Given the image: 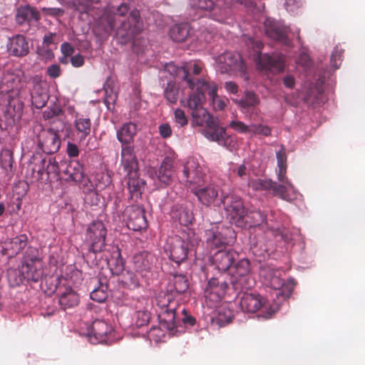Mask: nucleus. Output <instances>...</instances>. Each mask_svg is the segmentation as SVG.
<instances>
[{"label": "nucleus", "instance_id": "nucleus-1", "mask_svg": "<svg viewBox=\"0 0 365 365\" xmlns=\"http://www.w3.org/2000/svg\"><path fill=\"white\" fill-rule=\"evenodd\" d=\"M117 21L120 24L116 29V35L123 43L133 40L143 28L140 11L138 9L130 11L126 3H122L117 8L112 7L103 13L101 24L104 25L105 33L110 34L114 31Z\"/></svg>", "mask_w": 365, "mask_h": 365}, {"label": "nucleus", "instance_id": "nucleus-2", "mask_svg": "<svg viewBox=\"0 0 365 365\" xmlns=\"http://www.w3.org/2000/svg\"><path fill=\"white\" fill-rule=\"evenodd\" d=\"M192 123L197 126H205L202 134L210 140L217 142L220 145H225L226 130L219 126L218 120L214 118L210 113L203 108L194 110L190 113Z\"/></svg>", "mask_w": 365, "mask_h": 365}, {"label": "nucleus", "instance_id": "nucleus-3", "mask_svg": "<svg viewBox=\"0 0 365 365\" xmlns=\"http://www.w3.org/2000/svg\"><path fill=\"white\" fill-rule=\"evenodd\" d=\"M156 305L158 307V319L160 325L168 331H173L180 320L176 316L177 309L179 307L172 294L160 293L155 298Z\"/></svg>", "mask_w": 365, "mask_h": 365}, {"label": "nucleus", "instance_id": "nucleus-4", "mask_svg": "<svg viewBox=\"0 0 365 365\" xmlns=\"http://www.w3.org/2000/svg\"><path fill=\"white\" fill-rule=\"evenodd\" d=\"M217 69L221 73L238 75L245 81L249 80V75L240 55L237 53L225 52L217 58Z\"/></svg>", "mask_w": 365, "mask_h": 365}, {"label": "nucleus", "instance_id": "nucleus-5", "mask_svg": "<svg viewBox=\"0 0 365 365\" xmlns=\"http://www.w3.org/2000/svg\"><path fill=\"white\" fill-rule=\"evenodd\" d=\"M235 239V231L230 227H213L205 232L206 244L211 250L231 245Z\"/></svg>", "mask_w": 365, "mask_h": 365}, {"label": "nucleus", "instance_id": "nucleus-6", "mask_svg": "<svg viewBox=\"0 0 365 365\" xmlns=\"http://www.w3.org/2000/svg\"><path fill=\"white\" fill-rule=\"evenodd\" d=\"M107 229L101 221L92 222L86 230V242L89 245V251L101 252L106 247Z\"/></svg>", "mask_w": 365, "mask_h": 365}, {"label": "nucleus", "instance_id": "nucleus-7", "mask_svg": "<svg viewBox=\"0 0 365 365\" xmlns=\"http://www.w3.org/2000/svg\"><path fill=\"white\" fill-rule=\"evenodd\" d=\"M192 8L208 11L214 20L222 22L230 13L231 2L227 1L222 5L221 1L214 3L212 0H190Z\"/></svg>", "mask_w": 365, "mask_h": 365}, {"label": "nucleus", "instance_id": "nucleus-8", "mask_svg": "<svg viewBox=\"0 0 365 365\" xmlns=\"http://www.w3.org/2000/svg\"><path fill=\"white\" fill-rule=\"evenodd\" d=\"M267 303V299L259 294L244 292L240 297V306L243 312L250 313H255L264 309L266 314L263 317L267 319L271 317L275 310L269 308Z\"/></svg>", "mask_w": 365, "mask_h": 365}, {"label": "nucleus", "instance_id": "nucleus-9", "mask_svg": "<svg viewBox=\"0 0 365 365\" xmlns=\"http://www.w3.org/2000/svg\"><path fill=\"white\" fill-rule=\"evenodd\" d=\"M127 227L133 231L145 230L148 227V221L144 209L137 205L127 207L123 212Z\"/></svg>", "mask_w": 365, "mask_h": 365}, {"label": "nucleus", "instance_id": "nucleus-10", "mask_svg": "<svg viewBox=\"0 0 365 365\" xmlns=\"http://www.w3.org/2000/svg\"><path fill=\"white\" fill-rule=\"evenodd\" d=\"M250 271V261L243 258L239 260L231 269L230 282L236 291L247 289V275Z\"/></svg>", "mask_w": 365, "mask_h": 365}, {"label": "nucleus", "instance_id": "nucleus-11", "mask_svg": "<svg viewBox=\"0 0 365 365\" xmlns=\"http://www.w3.org/2000/svg\"><path fill=\"white\" fill-rule=\"evenodd\" d=\"M166 69L169 72H174V75L183 79L186 81L189 88L191 90H194L196 86L197 81L199 79H196L193 78L191 74L193 75H199L202 71V66L200 64L197 63H190L189 65L186 64L180 68H175L173 64H168L166 66Z\"/></svg>", "mask_w": 365, "mask_h": 365}, {"label": "nucleus", "instance_id": "nucleus-12", "mask_svg": "<svg viewBox=\"0 0 365 365\" xmlns=\"http://www.w3.org/2000/svg\"><path fill=\"white\" fill-rule=\"evenodd\" d=\"M266 35L285 46L291 45V40L288 37L289 28L280 22L267 18L264 22Z\"/></svg>", "mask_w": 365, "mask_h": 365}, {"label": "nucleus", "instance_id": "nucleus-13", "mask_svg": "<svg viewBox=\"0 0 365 365\" xmlns=\"http://www.w3.org/2000/svg\"><path fill=\"white\" fill-rule=\"evenodd\" d=\"M38 145L41 150L46 154L56 153L61 146L59 136L53 129H41L37 135Z\"/></svg>", "mask_w": 365, "mask_h": 365}, {"label": "nucleus", "instance_id": "nucleus-14", "mask_svg": "<svg viewBox=\"0 0 365 365\" xmlns=\"http://www.w3.org/2000/svg\"><path fill=\"white\" fill-rule=\"evenodd\" d=\"M112 327L103 320H95L88 333V340L91 344H108L112 334Z\"/></svg>", "mask_w": 365, "mask_h": 365}, {"label": "nucleus", "instance_id": "nucleus-15", "mask_svg": "<svg viewBox=\"0 0 365 365\" xmlns=\"http://www.w3.org/2000/svg\"><path fill=\"white\" fill-rule=\"evenodd\" d=\"M248 185L255 191L272 190V194L282 199H286L287 187L284 185H279L270 179L257 178L249 181Z\"/></svg>", "mask_w": 365, "mask_h": 365}, {"label": "nucleus", "instance_id": "nucleus-16", "mask_svg": "<svg viewBox=\"0 0 365 365\" xmlns=\"http://www.w3.org/2000/svg\"><path fill=\"white\" fill-rule=\"evenodd\" d=\"M221 202L224 205L226 212L232 218L242 219L247 212L243 205L241 198L235 195L229 196L221 190Z\"/></svg>", "mask_w": 365, "mask_h": 365}, {"label": "nucleus", "instance_id": "nucleus-17", "mask_svg": "<svg viewBox=\"0 0 365 365\" xmlns=\"http://www.w3.org/2000/svg\"><path fill=\"white\" fill-rule=\"evenodd\" d=\"M182 179L190 184V187L203 181L201 168L194 158H189L184 165Z\"/></svg>", "mask_w": 365, "mask_h": 365}, {"label": "nucleus", "instance_id": "nucleus-18", "mask_svg": "<svg viewBox=\"0 0 365 365\" xmlns=\"http://www.w3.org/2000/svg\"><path fill=\"white\" fill-rule=\"evenodd\" d=\"M156 261L155 255L145 250L137 252L133 257L134 269L143 275L152 270Z\"/></svg>", "mask_w": 365, "mask_h": 365}, {"label": "nucleus", "instance_id": "nucleus-19", "mask_svg": "<svg viewBox=\"0 0 365 365\" xmlns=\"http://www.w3.org/2000/svg\"><path fill=\"white\" fill-rule=\"evenodd\" d=\"M190 190L198 200L205 206H210L215 202L219 195L220 191L218 186L214 184H210L205 187L197 184L191 187Z\"/></svg>", "mask_w": 365, "mask_h": 365}, {"label": "nucleus", "instance_id": "nucleus-20", "mask_svg": "<svg viewBox=\"0 0 365 365\" xmlns=\"http://www.w3.org/2000/svg\"><path fill=\"white\" fill-rule=\"evenodd\" d=\"M174 173V161L171 158L166 157L160 168L158 170H151L150 175L153 179L156 178L164 185H168L173 181Z\"/></svg>", "mask_w": 365, "mask_h": 365}, {"label": "nucleus", "instance_id": "nucleus-21", "mask_svg": "<svg viewBox=\"0 0 365 365\" xmlns=\"http://www.w3.org/2000/svg\"><path fill=\"white\" fill-rule=\"evenodd\" d=\"M31 83L32 84L31 89L32 104L36 108H41L46 106L48 98L45 84L42 83L38 76L32 78Z\"/></svg>", "mask_w": 365, "mask_h": 365}, {"label": "nucleus", "instance_id": "nucleus-22", "mask_svg": "<svg viewBox=\"0 0 365 365\" xmlns=\"http://www.w3.org/2000/svg\"><path fill=\"white\" fill-rule=\"evenodd\" d=\"M121 164L127 175L135 176L138 172V161L134 152V147L123 145L121 149Z\"/></svg>", "mask_w": 365, "mask_h": 365}, {"label": "nucleus", "instance_id": "nucleus-23", "mask_svg": "<svg viewBox=\"0 0 365 365\" xmlns=\"http://www.w3.org/2000/svg\"><path fill=\"white\" fill-rule=\"evenodd\" d=\"M62 165L63 166V173L68 177L66 180L86 185L88 180L84 173L83 165L78 161H64Z\"/></svg>", "mask_w": 365, "mask_h": 365}, {"label": "nucleus", "instance_id": "nucleus-24", "mask_svg": "<svg viewBox=\"0 0 365 365\" xmlns=\"http://www.w3.org/2000/svg\"><path fill=\"white\" fill-rule=\"evenodd\" d=\"M237 256V253L232 250H220L212 256L211 261L219 271L225 272L231 267Z\"/></svg>", "mask_w": 365, "mask_h": 365}, {"label": "nucleus", "instance_id": "nucleus-25", "mask_svg": "<svg viewBox=\"0 0 365 365\" xmlns=\"http://www.w3.org/2000/svg\"><path fill=\"white\" fill-rule=\"evenodd\" d=\"M41 19V14L36 7L29 4L21 5L16 9L15 19L18 25L22 26L25 24L30 26L32 21L37 22Z\"/></svg>", "mask_w": 365, "mask_h": 365}, {"label": "nucleus", "instance_id": "nucleus-26", "mask_svg": "<svg viewBox=\"0 0 365 365\" xmlns=\"http://www.w3.org/2000/svg\"><path fill=\"white\" fill-rule=\"evenodd\" d=\"M257 63L262 69L270 71L272 72H280L284 69V58L282 56L267 53H259L257 57Z\"/></svg>", "mask_w": 365, "mask_h": 365}, {"label": "nucleus", "instance_id": "nucleus-27", "mask_svg": "<svg viewBox=\"0 0 365 365\" xmlns=\"http://www.w3.org/2000/svg\"><path fill=\"white\" fill-rule=\"evenodd\" d=\"M7 48L9 53L16 57L25 56L29 52V42L21 34H17L10 38Z\"/></svg>", "mask_w": 365, "mask_h": 365}, {"label": "nucleus", "instance_id": "nucleus-28", "mask_svg": "<svg viewBox=\"0 0 365 365\" xmlns=\"http://www.w3.org/2000/svg\"><path fill=\"white\" fill-rule=\"evenodd\" d=\"M187 243L180 237L172 239L169 247L170 259L179 264L187 259Z\"/></svg>", "mask_w": 365, "mask_h": 365}, {"label": "nucleus", "instance_id": "nucleus-29", "mask_svg": "<svg viewBox=\"0 0 365 365\" xmlns=\"http://www.w3.org/2000/svg\"><path fill=\"white\" fill-rule=\"evenodd\" d=\"M58 296L59 305L63 310L73 308L78 304V295L71 287H65L63 291L61 290V288H59Z\"/></svg>", "mask_w": 365, "mask_h": 365}, {"label": "nucleus", "instance_id": "nucleus-30", "mask_svg": "<svg viewBox=\"0 0 365 365\" xmlns=\"http://www.w3.org/2000/svg\"><path fill=\"white\" fill-rule=\"evenodd\" d=\"M28 237L21 234L5 242V251L9 257L16 256L27 245Z\"/></svg>", "mask_w": 365, "mask_h": 365}, {"label": "nucleus", "instance_id": "nucleus-31", "mask_svg": "<svg viewBox=\"0 0 365 365\" xmlns=\"http://www.w3.org/2000/svg\"><path fill=\"white\" fill-rule=\"evenodd\" d=\"M73 126L79 142L83 141L91 133V120L85 116H76L73 121Z\"/></svg>", "mask_w": 365, "mask_h": 365}, {"label": "nucleus", "instance_id": "nucleus-32", "mask_svg": "<svg viewBox=\"0 0 365 365\" xmlns=\"http://www.w3.org/2000/svg\"><path fill=\"white\" fill-rule=\"evenodd\" d=\"M64 161H61L58 163L55 158H48V159H42L41 164L42 168H39L37 170L38 178H41L44 172H46L47 175L54 174L59 175L63 173V166L62 163Z\"/></svg>", "mask_w": 365, "mask_h": 365}, {"label": "nucleus", "instance_id": "nucleus-33", "mask_svg": "<svg viewBox=\"0 0 365 365\" xmlns=\"http://www.w3.org/2000/svg\"><path fill=\"white\" fill-rule=\"evenodd\" d=\"M20 272L23 273L26 280L37 282L43 275L41 263L22 264Z\"/></svg>", "mask_w": 365, "mask_h": 365}, {"label": "nucleus", "instance_id": "nucleus-34", "mask_svg": "<svg viewBox=\"0 0 365 365\" xmlns=\"http://www.w3.org/2000/svg\"><path fill=\"white\" fill-rule=\"evenodd\" d=\"M171 217L181 225L188 226L192 224L194 217L192 213L182 205H176L171 210Z\"/></svg>", "mask_w": 365, "mask_h": 365}, {"label": "nucleus", "instance_id": "nucleus-35", "mask_svg": "<svg viewBox=\"0 0 365 365\" xmlns=\"http://www.w3.org/2000/svg\"><path fill=\"white\" fill-rule=\"evenodd\" d=\"M136 134V126L134 123H124L117 131V138L123 145H128Z\"/></svg>", "mask_w": 365, "mask_h": 365}, {"label": "nucleus", "instance_id": "nucleus-36", "mask_svg": "<svg viewBox=\"0 0 365 365\" xmlns=\"http://www.w3.org/2000/svg\"><path fill=\"white\" fill-rule=\"evenodd\" d=\"M205 102V96L202 91L197 89L189 96V98L187 100L181 101V103L184 106L188 108L190 113L194 110L199 109L200 108H203Z\"/></svg>", "mask_w": 365, "mask_h": 365}, {"label": "nucleus", "instance_id": "nucleus-37", "mask_svg": "<svg viewBox=\"0 0 365 365\" xmlns=\"http://www.w3.org/2000/svg\"><path fill=\"white\" fill-rule=\"evenodd\" d=\"M128 177V189L130 193V197L138 198L142 192L143 190L145 182L143 179L139 177L138 172L136 173L135 176H133L131 175H127Z\"/></svg>", "mask_w": 365, "mask_h": 365}, {"label": "nucleus", "instance_id": "nucleus-38", "mask_svg": "<svg viewBox=\"0 0 365 365\" xmlns=\"http://www.w3.org/2000/svg\"><path fill=\"white\" fill-rule=\"evenodd\" d=\"M190 26L187 23H182L173 26L169 35L176 42H183L190 35Z\"/></svg>", "mask_w": 365, "mask_h": 365}, {"label": "nucleus", "instance_id": "nucleus-39", "mask_svg": "<svg viewBox=\"0 0 365 365\" xmlns=\"http://www.w3.org/2000/svg\"><path fill=\"white\" fill-rule=\"evenodd\" d=\"M170 286L173 288L170 291H175L176 293L182 294L187 291L189 287V281L187 277L182 274H174L170 279Z\"/></svg>", "mask_w": 365, "mask_h": 365}, {"label": "nucleus", "instance_id": "nucleus-40", "mask_svg": "<svg viewBox=\"0 0 365 365\" xmlns=\"http://www.w3.org/2000/svg\"><path fill=\"white\" fill-rule=\"evenodd\" d=\"M249 217L252 220L251 222L254 226L264 225L267 230H270L273 232L278 231L273 225L269 224L267 220V215L259 210L250 212Z\"/></svg>", "mask_w": 365, "mask_h": 365}, {"label": "nucleus", "instance_id": "nucleus-41", "mask_svg": "<svg viewBox=\"0 0 365 365\" xmlns=\"http://www.w3.org/2000/svg\"><path fill=\"white\" fill-rule=\"evenodd\" d=\"M234 102L241 108H248L257 106L259 99L255 93L247 91L240 99L234 100Z\"/></svg>", "mask_w": 365, "mask_h": 365}, {"label": "nucleus", "instance_id": "nucleus-42", "mask_svg": "<svg viewBox=\"0 0 365 365\" xmlns=\"http://www.w3.org/2000/svg\"><path fill=\"white\" fill-rule=\"evenodd\" d=\"M227 288V282L222 281V285H219V287H215L209 291H205V297L207 300L211 301L213 303H218L224 297Z\"/></svg>", "mask_w": 365, "mask_h": 365}, {"label": "nucleus", "instance_id": "nucleus-43", "mask_svg": "<svg viewBox=\"0 0 365 365\" xmlns=\"http://www.w3.org/2000/svg\"><path fill=\"white\" fill-rule=\"evenodd\" d=\"M195 88L202 91L204 95L205 92H207L212 101L218 97L217 94V88L216 85L215 83L210 84L204 79H198Z\"/></svg>", "mask_w": 365, "mask_h": 365}, {"label": "nucleus", "instance_id": "nucleus-44", "mask_svg": "<svg viewBox=\"0 0 365 365\" xmlns=\"http://www.w3.org/2000/svg\"><path fill=\"white\" fill-rule=\"evenodd\" d=\"M41 263L39 251L37 248L29 246L24 253L22 264Z\"/></svg>", "mask_w": 365, "mask_h": 365}, {"label": "nucleus", "instance_id": "nucleus-45", "mask_svg": "<svg viewBox=\"0 0 365 365\" xmlns=\"http://www.w3.org/2000/svg\"><path fill=\"white\" fill-rule=\"evenodd\" d=\"M233 314L230 309L221 307L217 312L215 321L220 327H223L230 323Z\"/></svg>", "mask_w": 365, "mask_h": 365}, {"label": "nucleus", "instance_id": "nucleus-46", "mask_svg": "<svg viewBox=\"0 0 365 365\" xmlns=\"http://www.w3.org/2000/svg\"><path fill=\"white\" fill-rule=\"evenodd\" d=\"M164 96L170 103H176L178 100L179 89L174 83L168 82L164 90Z\"/></svg>", "mask_w": 365, "mask_h": 365}, {"label": "nucleus", "instance_id": "nucleus-47", "mask_svg": "<svg viewBox=\"0 0 365 365\" xmlns=\"http://www.w3.org/2000/svg\"><path fill=\"white\" fill-rule=\"evenodd\" d=\"M108 264L113 274L119 275L124 270V262L120 254H118L117 257L108 260Z\"/></svg>", "mask_w": 365, "mask_h": 365}, {"label": "nucleus", "instance_id": "nucleus-48", "mask_svg": "<svg viewBox=\"0 0 365 365\" xmlns=\"http://www.w3.org/2000/svg\"><path fill=\"white\" fill-rule=\"evenodd\" d=\"M8 279L12 287L19 286L26 280L23 273L20 272V269H9L8 270Z\"/></svg>", "mask_w": 365, "mask_h": 365}, {"label": "nucleus", "instance_id": "nucleus-49", "mask_svg": "<svg viewBox=\"0 0 365 365\" xmlns=\"http://www.w3.org/2000/svg\"><path fill=\"white\" fill-rule=\"evenodd\" d=\"M107 290V286L106 285H101L100 287L94 289L91 292V299L93 301L98 302H104L107 297L108 294L106 292Z\"/></svg>", "mask_w": 365, "mask_h": 365}, {"label": "nucleus", "instance_id": "nucleus-50", "mask_svg": "<svg viewBox=\"0 0 365 365\" xmlns=\"http://www.w3.org/2000/svg\"><path fill=\"white\" fill-rule=\"evenodd\" d=\"M278 272H272L269 274V281L267 285L274 289H280L284 286V282L282 279L277 274Z\"/></svg>", "mask_w": 365, "mask_h": 365}, {"label": "nucleus", "instance_id": "nucleus-51", "mask_svg": "<svg viewBox=\"0 0 365 365\" xmlns=\"http://www.w3.org/2000/svg\"><path fill=\"white\" fill-rule=\"evenodd\" d=\"M122 281L125 286L129 289H135L139 286V281L136 275L133 272H128L123 276Z\"/></svg>", "mask_w": 365, "mask_h": 365}, {"label": "nucleus", "instance_id": "nucleus-52", "mask_svg": "<svg viewBox=\"0 0 365 365\" xmlns=\"http://www.w3.org/2000/svg\"><path fill=\"white\" fill-rule=\"evenodd\" d=\"M229 126L230 128L233 129L235 131L239 133H251L252 132V125H247L242 121L240 120H232Z\"/></svg>", "mask_w": 365, "mask_h": 365}, {"label": "nucleus", "instance_id": "nucleus-53", "mask_svg": "<svg viewBox=\"0 0 365 365\" xmlns=\"http://www.w3.org/2000/svg\"><path fill=\"white\" fill-rule=\"evenodd\" d=\"M135 324L138 327L146 325L150 319V313L146 310L138 311L135 314Z\"/></svg>", "mask_w": 365, "mask_h": 365}, {"label": "nucleus", "instance_id": "nucleus-54", "mask_svg": "<svg viewBox=\"0 0 365 365\" xmlns=\"http://www.w3.org/2000/svg\"><path fill=\"white\" fill-rule=\"evenodd\" d=\"M1 166L6 169H11L13 163V155L9 150L3 152L0 157Z\"/></svg>", "mask_w": 365, "mask_h": 365}, {"label": "nucleus", "instance_id": "nucleus-55", "mask_svg": "<svg viewBox=\"0 0 365 365\" xmlns=\"http://www.w3.org/2000/svg\"><path fill=\"white\" fill-rule=\"evenodd\" d=\"M174 118L177 125H178L180 128L185 126L188 123L187 118L185 115V112L180 108H177L175 110Z\"/></svg>", "mask_w": 365, "mask_h": 365}, {"label": "nucleus", "instance_id": "nucleus-56", "mask_svg": "<svg viewBox=\"0 0 365 365\" xmlns=\"http://www.w3.org/2000/svg\"><path fill=\"white\" fill-rule=\"evenodd\" d=\"M343 52L344 51L336 46L331 53V62L335 69L338 68L341 64Z\"/></svg>", "mask_w": 365, "mask_h": 365}, {"label": "nucleus", "instance_id": "nucleus-57", "mask_svg": "<svg viewBox=\"0 0 365 365\" xmlns=\"http://www.w3.org/2000/svg\"><path fill=\"white\" fill-rule=\"evenodd\" d=\"M252 134H261L264 136L271 135V128L267 125H252Z\"/></svg>", "mask_w": 365, "mask_h": 365}, {"label": "nucleus", "instance_id": "nucleus-58", "mask_svg": "<svg viewBox=\"0 0 365 365\" xmlns=\"http://www.w3.org/2000/svg\"><path fill=\"white\" fill-rule=\"evenodd\" d=\"M61 69L59 65L52 64L47 68L46 74L51 78H56L61 76Z\"/></svg>", "mask_w": 365, "mask_h": 365}, {"label": "nucleus", "instance_id": "nucleus-59", "mask_svg": "<svg viewBox=\"0 0 365 365\" xmlns=\"http://www.w3.org/2000/svg\"><path fill=\"white\" fill-rule=\"evenodd\" d=\"M277 166L287 165V155L286 150L283 145H281V148L276 153Z\"/></svg>", "mask_w": 365, "mask_h": 365}, {"label": "nucleus", "instance_id": "nucleus-60", "mask_svg": "<svg viewBox=\"0 0 365 365\" xmlns=\"http://www.w3.org/2000/svg\"><path fill=\"white\" fill-rule=\"evenodd\" d=\"M160 135L163 138H168L172 135V129L168 123H163L159 126Z\"/></svg>", "mask_w": 365, "mask_h": 365}, {"label": "nucleus", "instance_id": "nucleus-61", "mask_svg": "<svg viewBox=\"0 0 365 365\" xmlns=\"http://www.w3.org/2000/svg\"><path fill=\"white\" fill-rule=\"evenodd\" d=\"M149 335L155 341H158L165 336V334L161 327H153L150 329Z\"/></svg>", "mask_w": 365, "mask_h": 365}, {"label": "nucleus", "instance_id": "nucleus-62", "mask_svg": "<svg viewBox=\"0 0 365 365\" xmlns=\"http://www.w3.org/2000/svg\"><path fill=\"white\" fill-rule=\"evenodd\" d=\"M66 153L69 157L75 158L79 155V149L76 144L68 142L67 143Z\"/></svg>", "mask_w": 365, "mask_h": 365}, {"label": "nucleus", "instance_id": "nucleus-63", "mask_svg": "<svg viewBox=\"0 0 365 365\" xmlns=\"http://www.w3.org/2000/svg\"><path fill=\"white\" fill-rule=\"evenodd\" d=\"M61 51L65 56H71L75 51L73 46L67 42H64L61 44Z\"/></svg>", "mask_w": 365, "mask_h": 365}, {"label": "nucleus", "instance_id": "nucleus-64", "mask_svg": "<svg viewBox=\"0 0 365 365\" xmlns=\"http://www.w3.org/2000/svg\"><path fill=\"white\" fill-rule=\"evenodd\" d=\"M277 167H278L277 176H278L279 181H280L283 183L288 184L289 182L286 177L287 165L277 166Z\"/></svg>", "mask_w": 365, "mask_h": 365}]
</instances>
